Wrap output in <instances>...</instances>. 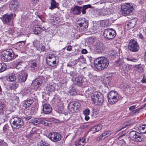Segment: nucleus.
<instances>
[{"instance_id":"obj_35","label":"nucleus","mask_w":146,"mask_h":146,"mask_svg":"<svg viewBox=\"0 0 146 146\" xmlns=\"http://www.w3.org/2000/svg\"><path fill=\"white\" fill-rule=\"evenodd\" d=\"M23 62L20 60H17L16 62V68L17 69H19L21 68L22 66V64Z\"/></svg>"},{"instance_id":"obj_11","label":"nucleus","mask_w":146,"mask_h":146,"mask_svg":"<svg viewBox=\"0 0 146 146\" xmlns=\"http://www.w3.org/2000/svg\"><path fill=\"white\" fill-rule=\"evenodd\" d=\"M80 104L78 102L73 101L70 102L68 105V108L69 111L72 113L75 112L80 108Z\"/></svg>"},{"instance_id":"obj_19","label":"nucleus","mask_w":146,"mask_h":146,"mask_svg":"<svg viewBox=\"0 0 146 146\" xmlns=\"http://www.w3.org/2000/svg\"><path fill=\"white\" fill-rule=\"evenodd\" d=\"M96 50L98 53H100L102 52L105 49V47L103 43H98L96 46Z\"/></svg>"},{"instance_id":"obj_7","label":"nucleus","mask_w":146,"mask_h":146,"mask_svg":"<svg viewBox=\"0 0 146 146\" xmlns=\"http://www.w3.org/2000/svg\"><path fill=\"white\" fill-rule=\"evenodd\" d=\"M121 9L123 14L130 15L133 14V6L129 3H126L122 6Z\"/></svg>"},{"instance_id":"obj_2","label":"nucleus","mask_w":146,"mask_h":146,"mask_svg":"<svg viewBox=\"0 0 146 146\" xmlns=\"http://www.w3.org/2000/svg\"><path fill=\"white\" fill-rule=\"evenodd\" d=\"M91 100L93 103L100 105L104 101L103 95L100 92H95L92 94Z\"/></svg>"},{"instance_id":"obj_32","label":"nucleus","mask_w":146,"mask_h":146,"mask_svg":"<svg viewBox=\"0 0 146 146\" xmlns=\"http://www.w3.org/2000/svg\"><path fill=\"white\" fill-rule=\"evenodd\" d=\"M13 29L9 28L8 30L5 32V34L7 37H10L13 35Z\"/></svg>"},{"instance_id":"obj_16","label":"nucleus","mask_w":146,"mask_h":146,"mask_svg":"<svg viewBox=\"0 0 146 146\" xmlns=\"http://www.w3.org/2000/svg\"><path fill=\"white\" fill-rule=\"evenodd\" d=\"M13 14L12 13H9V15L5 14L3 17L2 21L4 24H7L10 22L11 20Z\"/></svg>"},{"instance_id":"obj_60","label":"nucleus","mask_w":146,"mask_h":146,"mask_svg":"<svg viewBox=\"0 0 146 146\" xmlns=\"http://www.w3.org/2000/svg\"><path fill=\"white\" fill-rule=\"evenodd\" d=\"M135 114H136L134 110L131 112V113H130V115H133Z\"/></svg>"},{"instance_id":"obj_29","label":"nucleus","mask_w":146,"mask_h":146,"mask_svg":"<svg viewBox=\"0 0 146 146\" xmlns=\"http://www.w3.org/2000/svg\"><path fill=\"white\" fill-rule=\"evenodd\" d=\"M41 118H35L31 120V122L34 125H37L40 123Z\"/></svg>"},{"instance_id":"obj_13","label":"nucleus","mask_w":146,"mask_h":146,"mask_svg":"<svg viewBox=\"0 0 146 146\" xmlns=\"http://www.w3.org/2000/svg\"><path fill=\"white\" fill-rule=\"evenodd\" d=\"M78 21L79 23L77 24L78 28H81L82 29H84V28L86 29L88 28V23L87 21L84 18L80 19L78 20Z\"/></svg>"},{"instance_id":"obj_45","label":"nucleus","mask_w":146,"mask_h":146,"mask_svg":"<svg viewBox=\"0 0 146 146\" xmlns=\"http://www.w3.org/2000/svg\"><path fill=\"white\" fill-rule=\"evenodd\" d=\"M144 127L145 125H142L141 126H139V127L138 129L139 131L141 133H145L144 132Z\"/></svg>"},{"instance_id":"obj_63","label":"nucleus","mask_w":146,"mask_h":146,"mask_svg":"<svg viewBox=\"0 0 146 146\" xmlns=\"http://www.w3.org/2000/svg\"><path fill=\"white\" fill-rule=\"evenodd\" d=\"M83 2L81 1H77L78 3L80 5L82 4L83 3Z\"/></svg>"},{"instance_id":"obj_39","label":"nucleus","mask_w":146,"mask_h":146,"mask_svg":"<svg viewBox=\"0 0 146 146\" xmlns=\"http://www.w3.org/2000/svg\"><path fill=\"white\" fill-rule=\"evenodd\" d=\"M49 122L47 120L44 119H41V120L40 123L43 124L45 126H48L49 125Z\"/></svg>"},{"instance_id":"obj_23","label":"nucleus","mask_w":146,"mask_h":146,"mask_svg":"<svg viewBox=\"0 0 146 146\" xmlns=\"http://www.w3.org/2000/svg\"><path fill=\"white\" fill-rule=\"evenodd\" d=\"M82 9V7L76 6L72 9V12L74 14L79 15L81 13V11Z\"/></svg>"},{"instance_id":"obj_4","label":"nucleus","mask_w":146,"mask_h":146,"mask_svg":"<svg viewBox=\"0 0 146 146\" xmlns=\"http://www.w3.org/2000/svg\"><path fill=\"white\" fill-rule=\"evenodd\" d=\"M11 121L12 123L11 126L13 128L18 129L20 128L23 125V120L17 117H15L11 119Z\"/></svg>"},{"instance_id":"obj_9","label":"nucleus","mask_w":146,"mask_h":146,"mask_svg":"<svg viewBox=\"0 0 146 146\" xmlns=\"http://www.w3.org/2000/svg\"><path fill=\"white\" fill-rule=\"evenodd\" d=\"M129 136L131 139L134 141L140 142L143 140L141 135L139 133L133 131L129 133Z\"/></svg>"},{"instance_id":"obj_15","label":"nucleus","mask_w":146,"mask_h":146,"mask_svg":"<svg viewBox=\"0 0 146 146\" xmlns=\"http://www.w3.org/2000/svg\"><path fill=\"white\" fill-rule=\"evenodd\" d=\"M137 21V19L136 18L132 19L126 23V28L128 30H129L133 28L136 25Z\"/></svg>"},{"instance_id":"obj_59","label":"nucleus","mask_w":146,"mask_h":146,"mask_svg":"<svg viewBox=\"0 0 146 146\" xmlns=\"http://www.w3.org/2000/svg\"><path fill=\"white\" fill-rule=\"evenodd\" d=\"M45 47L43 45H41V48H40V50L42 51H44V50Z\"/></svg>"},{"instance_id":"obj_48","label":"nucleus","mask_w":146,"mask_h":146,"mask_svg":"<svg viewBox=\"0 0 146 146\" xmlns=\"http://www.w3.org/2000/svg\"><path fill=\"white\" fill-rule=\"evenodd\" d=\"M130 125V123H124L123 126L121 127V128L119 130H118L117 132L119 131L120 130H121L123 129H124L127 126H129Z\"/></svg>"},{"instance_id":"obj_1","label":"nucleus","mask_w":146,"mask_h":146,"mask_svg":"<svg viewBox=\"0 0 146 146\" xmlns=\"http://www.w3.org/2000/svg\"><path fill=\"white\" fill-rule=\"evenodd\" d=\"M108 59L106 57L98 58L94 61V66L99 70H102L107 68L109 64Z\"/></svg>"},{"instance_id":"obj_36","label":"nucleus","mask_w":146,"mask_h":146,"mask_svg":"<svg viewBox=\"0 0 146 146\" xmlns=\"http://www.w3.org/2000/svg\"><path fill=\"white\" fill-rule=\"evenodd\" d=\"M91 5L90 4L84 5L83 7H82V14H85L86 13V10L88 8H91Z\"/></svg>"},{"instance_id":"obj_24","label":"nucleus","mask_w":146,"mask_h":146,"mask_svg":"<svg viewBox=\"0 0 146 146\" xmlns=\"http://www.w3.org/2000/svg\"><path fill=\"white\" fill-rule=\"evenodd\" d=\"M33 31L36 35L40 34L41 32V28L38 25H36L33 28Z\"/></svg>"},{"instance_id":"obj_47","label":"nucleus","mask_w":146,"mask_h":146,"mask_svg":"<svg viewBox=\"0 0 146 146\" xmlns=\"http://www.w3.org/2000/svg\"><path fill=\"white\" fill-rule=\"evenodd\" d=\"M23 104V107L26 109L27 108L30 106V105H29L28 102H27V101H26L24 102Z\"/></svg>"},{"instance_id":"obj_33","label":"nucleus","mask_w":146,"mask_h":146,"mask_svg":"<svg viewBox=\"0 0 146 146\" xmlns=\"http://www.w3.org/2000/svg\"><path fill=\"white\" fill-rule=\"evenodd\" d=\"M135 69L139 72H141L143 70V66L141 64L137 65L135 66Z\"/></svg>"},{"instance_id":"obj_57","label":"nucleus","mask_w":146,"mask_h":146,"mask_svg":"<svg viewBox=\"0 0 146 146\" xmlns=\"http://www.w3.org/2000/svg\"><path fill=\"white\" fill-rule=\"evenodd\" d=\"M72 46L71 45H68L67 48L66 50L68 51H70L72 49Z\"/></svg>"},{"instance_id":"obj_8","label":"nucleus","mask_w":146,"mask_h":146,"mask_svg":"<svg viewBox=\"0 0 146 146\" xmlns=\"http://www.w3.org/2000/svg\"><path fill=\"white\" fill-rule=\"evenodd\" d=\"M115 30L113 29L108 28L106 29L103 33L104 36L106 39L110 40L114 38L116 35Z\"/></svg>"},{"instance_id":"obj_34","label":"nucleus","mask_w":146,"mask_h":146,"mask_svg":"<svg viewBox=\"0 0 146 146\" xmlns=\"http://www.w3.org/2000/svg\"><path fill=\"white\" fill-rule=\"evenodd\" d=\"M41 84L40 82L37 80L36 79L33 81L32 85H33L34 88H37L40 86Z\"/></svg>"},{"instance_id":"obj_51","label":"nucleus","mask_w":146,"mask_h":146,"mask_svg":"<svg viewBox=\"0 0 146 146\" xmlns=\"http://www.w3.org/2000/svg\"><path fill=\"white\" fill-rule=\"evenodd\" d=\"M26 101H27V102H28L30 106L31 104L33 103L34 101L32 99H27L26 100Z\"/></svg>"},{"instance_id":"obj_43","label":"nucleus","mask_w":146,"mask_h":146,"mask_svg":"<svg viewBox=\"0 0 146 146\" xmlns=\"http://www.w3.org/2000/svg\"><path fill=\"white\" fill-rule=\"evenodd\" d=\"M52 18H53V19H52V20L54 23H57L60 20L59 17L57 16L52 17Z\"/></svg>"},{"instance_id":"obj_22","label":"nucleus","mask_w":146,"mask_h":146,"mask_svg":"<svg viewBox=\"0 0 146 146\" xmlns=\"http://www.w3.org/2000/svg\"><path fill=\"white\" fill-rule=\"evenodd\" d=\"M83 78L82 77L79 76L74 78V83L78 86H81L83 83Z\"/></svg>"},{"instance_id":"obj_31","label":"nucleus","mask_w":146,"mask_h":146,"mask_svg":"<svg viewBox=\"0 0 146 146\" xmlns=\"http://www.w3.org/2000/svg\"><path fill=\"white\" fill-rule=\"evenodd\" d=\"M18 84L17 83H13L9 86V89L11 90H15L18 87Z\"/></svg>"},{"instance_id":"obj_55","label":"nucleus","mask_w":146,"mask_h":146,"mask_svg":"<svg viewBox=\"0 0 146 146\" xmlns=\"http://www.w3.org/2000/svg\"><path fill=\"white\" fill-rule=\"evenodd\" d=\"M141 109V108H139L134 110V111H135V114H136L139 113L140 111V110Z\"/></svg>"},{"instance_id":"obj_20","label":"nucleus","mask_w":146,"mask_h":146,"mask_svg":"<svg viewBox=\"0 0 146 146\" xmlns=\"http://www.w3.org/2000/svg\"><path fill=\"white\" fill-rule=\"evenodd\" d=\"M110 13V10L109 9H102L98 11V14L100 15L105 16Z\"/></svg>"},{"instance_id":"obj_42","label":"nucleus","mask_w":146,"mask_h":146,"mask_svg":"<svg viewBox=\"0 0 146 146\" xmlns=\"http://www.w3.org/2000/svg\"><path fill=\"white\" fill-rule=\"evenodd\" d=\"M125 59L130 62H135L137 61V59L131 57L125 58Z\"/></svg>"},{"instance_id":"obj_21","label":"nucleus","mask_w":146,"mask_h":146,"mask_svg":"<svg viewBox=\"0 0 146 146\" xmlns=\"http://www.w3.org/2000/svg\"><path fill=\"white\" fill-rule=\"evenodd\" d=\"M111 131H106L102 133V134L99 137L97 138V141H100L103 139H104L108 137L111 135Z\"/></svg>"},{"instance_id":"obj_38","label":"nucleus","mask_w":146,"mask_h":146,"mask_svg":"<svg viewBox=\"0 0 146 146\" xmlns=\"http://www.w3.org/2000/svg\"><path fill=\"white\" fill-rule=\"evenodd\" d=\"M6 66L3 63H0V72L4 71L6 69Z\"/></svg>"},{"instance_id":"obj_61","label":"nucleus","mask_w":146,"mask_h":146,"mask_svg":"<svg viewBox=\"0 0 146 146\" xmlns=\"http://www.w3.org/2000/svg\"><path fill=\"white\" fill-rule=\"evenodd\" d=\"M13 98V99L17 101H18L19 100V98L17 96H14Z\"/></svg>"},{"instance_id":"obj_18","label":"nucleus","mask_w":146,"mask_h":146,"mask_svg":"<svg viewBox=\"0 0 146 146\" xmlns=\"http://www.w3.org/2000/svg\"><path fill=\"white\" fill-rule=\"evenodd\" d=\"M56 55L55 54H49L46 57V59H48L49 60H52V64L54 65H57L58 63L56 59L57 57H56Z\"/></svg>"},{"instance_id":"obj_27","label":"nucleus","mask_w":146,"mask_h":146,"mask_svg":"<svg viewBox=\"0 0 146 146\" xmlns=\"http://www.w3.org/2000/svg\"><path fill=\"white\" fill-rule=\"evenodd\" d=\"M6 77L7 80L9 82L14 81L16 79V77L14 74H10Z\"/></svg>"},{"instance_id":"obj_28","label":"nucleus","mask_w":146,"mask_h":146,"mask_svg":"<svg viewBox=\"0 0 146 146\" xmlns=\"http://www.w3.org/2000/svg\"><path fill=\"white\" fill-rule=\"evenodd\" d=\"M102 128V125L99 124L92 127V130L94 133H95L100 130Z\"/></svg>"},{"instance_id":"obj_64","label":"nucleus","mask_w":146,"mask_h":146,"mask_svg":"<svg viewBox=\"0 0 146 146\" xmlns=\"http://www.w3.org/2000/svg\"><path fill=\"white\" fill-rule=\"evenodd\" d=\"M25 118L27 120H29L31 118V116H29V117H25Z\"/></svg>"},{"instance_id":"obj_5","label":"nucleus","mask_w":146,"mask_h":146,"mask_svg":"<svg viewBox=\"0 0 146 146\" xmlns=\"http://www.w3.org/2000/svg\"><path fill=\"white\" fill-rule=\"evenodd\" d=\"M114 64L116 66L119 67L123 71H128V70L130 69H129V67H128L127 64H125L123 59H118L115 61Z\"/></svg>"},{"instance_id":"obj_58","label":"nucleus","mask_w":146,"mask_h":146,"mask_svg":"<svg viewBox=\"0 0 146 146\" xmlns=\"http://www.w3.org/2000/svg\"><path fill=\"white\" fill-rule=\"evenodd\" d=\"M81 52L82 54H85L87 53V51L86 49H83L82 50Z\"/></svg>"},{"instance_id":"obj_56","label":"nucleus","mask_w":146,"mask_h":146,"mask_svg":"<svg viewBox=\"0 0 146 146\" xmlns=\"http://www.w3.org/2000/svg\"><path fill=\"white\" fill-rule=\"evenodd\" d=\"M33 133L32 132H30V133L28 134L27 135V137L28 138H31L33 135Z\"/></svg>"},{"instance_id":"obj_40","label":"nucleus","mask_w":146,"mask_h":146,"mask_svg":"<svg viewBox=\"0 0 146 146\" xmlns=\"http://www.w3.org/2000/svg\"><path fill=\"white\" fill-rule=\"evenodd\" d=\"M38 146H50V145L48 143L41 141V142H38Z\"/></svg>"},{"instance_id":"obj_50","label":"nucleus","mask_w":146,"mask_h":146,"mask_svg":"<svg viewBox=\"0 0 146 146\" xmlns=\"http://www.w3.org/2000/svg\"><path fill=\"white\" fill-rule=\"evenodd\" d=\"M46 62L48 64L49 66L53 67L54 66H56V65H54V64H52V63L50 60H49L48 59L46 60Z\"/></svg>"},{"instance_id":"obj_54","label":"nucleus","mask_w":146,"mask_h":146,"mask_svg":"<svg viewBox=\"0 0 146 146\" xmlns=\"http://www.w3.org/2000/svg\"><path fill=\"white\" fill-rule=\"evenodd\" d=\"M8 128V126L7 125H5L3 128V129L4 131L5 132L7 131Z\"/></svg>"},{"instance_id":"obj_49","label":"nucleus","mask_w":146,"mask_h":146,"mask_svg":"<svg viewBox=\"0 0 146 146\" xmlns=\"http://www.w3.org/2000/svg\"><path fill=\"white\" fill-rule=\"evenodd\" d=\"M70 75L73 78H74L75 76H77V75L78 74L76 72H71L70 73Z\"/></svg>"},{"instance_id":"obj_53","label":"nucleus","mask_w":146,"mask_h":146,"mask_svg":"<svg viewBox=\"0 0 146 146\" xmlns=\"http://www.w3.org/2000/svg\"><path fill=\"white\" fill-rule=\"evenodd\" d=\"M136 105H135L130 107L129 108V110L130 111L133 110L135 109L136 108Z\"/></svg>"},{"instance_id":"obj_62","label":"nucleus","mask_w":146,"mask_h":146,"mask_svg":"<svg viewBox=\"0 0 146 146\" xmlns=\"http://www.w3.org/2000/svg\"><path fill=\"white\" fill-rule=\"evenodd\" d=\"M87 115H86L85 116V119L86 121L88 120L90 118Z\"/></svg>"},{"instance_id":"obj_41","label":"nucleus","mask_w":146,"mask_h":146,"mask_svg":"<svg viewBox=\"0 0 146 146\" xmlns=\"http://www.w3.org/2000/svg\"><path fill=\"white\" fill-rule=\"evenodd\" d=\"M108 20L102 21L100 23V25L102 27H106L108 24Z\"/></svg>"},{"instance_id":"obj_12","label":"nucleus","mask_w":146,"mask_h":146,"mask_svg":"<svg viewBox=\"0 0 146 146\" xmlns=\"http://www.w3.org/2000/svg\"><path fill=\"white\" fill-rule=\"evenodd\" d=\"M48 138L54 142H56L60 141L61 139V135L58 133L53 132L49 134Z\"/></svg>"},{"instance_id":"obj_52","label":"nucleus","mask_w":146,"mask_h":146,"mask_svg":"<svg viewBox=\"0 0 146 146\" xmlns=\"http://www.w3.org/2000/svg\"><path fill=\"white\" fill-rule=\"evenodd\" d=\"M90 110L89 109H87L84 111V115H88L89 114Z\"/></svg>"},{"instance_id":"obj_25","label":"nucleus","mask_w":146,"mask_h":146,"mask_svg":"<svg viewBox=\"0 0 146 146\" xmlns=\"http://www.w3.org/2000/svg\"><path fill=\"white\" fill-rule=\"evenodd\" d=\"M56 1V0H50L51 5L49 7L50 9H53L58 7L59 4Z\"/></svg>"},{"instance_id":"obj_6","label":"nucleus","mask_w":146,"mask_h":146,"mask_svg":"<svg viewBox=\"0 0 146 146\" xmlns=\"http://www.w3.org/2000/svg\"><path fill=\"white\" fill-rule=\"evenodd\" d=\"M108 97L109 103L114 104L118 101V93L114 91H111L108 94Z\"/></svg>"},{"instance_id":"obj_37","label":"nucleus","mask_w":146,"mask_h":146,"mask_svg":"<svg viewBox=\"0 0 146 146\" xmlns=\"http://www.w3.org/2000/svg\"><path fill=\"white\" fill-rule=\"evenodd\" d=\"M5 107L4 103L2 100H0V113H3V109Z\"/></svg>"},{"instance_id":"obj_26","label":"nucleus","mask_w":146,"mask_h":146,"mask_svg":"<svg viewBox=\"0 0 146 146\" xmlns=\"http://www.w3.org/2000/svg\"><path fill=\"white\" fill-rule=\"evenodd\" d=\"M28 76V74L27 73H25L22 76H20L18 77L19 81L20 83L25 82Z\"/></svg>"},{"instance_id":"obj_44","label":"nucleus","mask_w":146,"mask_h":146,"mask_svg":"<svg viewBox=\"0 0 146 146\" xmlns=\"http://www.w3.org/2000/svg\"><path fill=\"white\" fill-rule=\"evenodd\" d=\"M37 66V64L36 62H33L31 63L30 65V67L31 70H35V68Z\"/></svg>"},{"instance_id":"obj_46","label":"nucleus","mask_w":146,"mask_h":146,"mask_svg":"<svg viewBox=\"0 0 146 146\" xmlns=\"http://www.w3.org/2000/svg\"><path fill=\"white\" fill-rule=\"evenodd\" d=\"M47 89L48 91L50 92H52L54 91L55 90V88L54 86L51 85L49 87H48Z\"/></svg>"},{"instance_id":"obj_10","label":"nucleus","mask_w":146,"mask_h":146,"mask_svg":"<svg viewBox=\"0 0 146 146\" xmlns=\"http://www.w3.org/2000/svg\"><path fill=\"white\" fill-rule=\"evenodd\" d=\"M128 48L131 51L137 52L139 50V47L136 41L131 40L128 44Z\"/></svg>"},{"instance_id":"obj_14","label":"nucleus","mask_w":146,"mask_h":146,"mask_svg":"<svg viewBox=\"0 0 146 146\" xmlns=\"http://www.w3.org/2000/svg\"><path fill=\"white\" fill-rule=\"evenodd\" d=\"M10 9L12 11H17L19 8V4L16 0L11 1L9 5Z\"/></svg>"},{"instance_id":"obj_3","label":"nucleus","mask_w":146,"mask_h":146,"mask_svg":"<svg viewBox=\"0 0 146 146\" xmlns=\"http://www.w3.org/2000/svg\"><path fill=\"white\" fill-rule=\"evenodd\" d=\"M13 51L11 49H8L3 51L1 53V59L4 61H8L14 58Z\"/></svg>"},{"instance_id":"obj_17","label":"nucleus","mask_w":146,"mask_h":146,"mask_svg":"<svg viewBox=\"0 0 146 146\" xmlns=\"http://www.w3.org/2000/svg\"><path fill=\"white\" fill-rule=\"evenodd\" d=\"M43 111L45 114H48L52 111V108L51 106L48 104L43 105Z\"/></svg>"},{"instance_id":"obj_30","label":"nucleus","mask_w":146,"mask_h":146,"mask_svg":"<svg viewBox=\"0 0 146 146\" xmlns=\"http://www.w3.org/2000/svg\"><path fill=\"white\" fill-rule=\"evenodd\" d=\"M85 143V138H82V139H80L76 144V146H83Z\"/></svg>"}]
</instances>
